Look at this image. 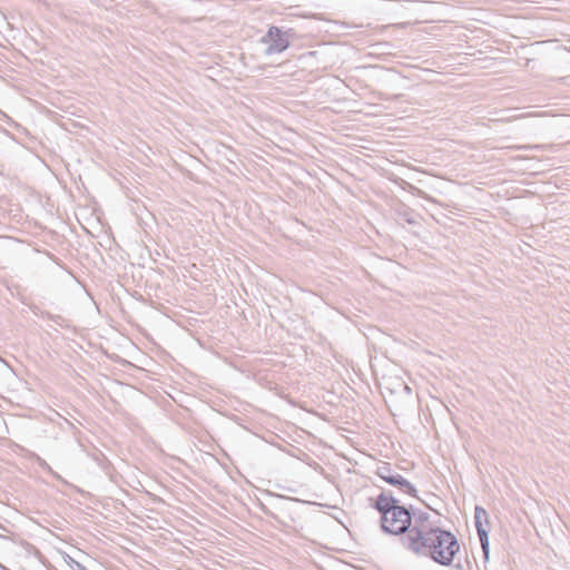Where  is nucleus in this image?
Wrapping results in <instances>:
<instances>
[{"mask_svg":"<svg viewBox=\"0 0 570 570\" xmlns=\"http://www.w3.org/2000/svg\"><path fill=\"white\" fill-rule=\"evenodd\" d=\"M404 546L413 553L429 557L442 566H451L460 551V543L452 532L424 520L415 521L404 538Z\"/></svg>","mask_w":570,"mask_h":570,"instance_id":"f257e3e1","label":"nucleus"},{"mask_svg":"<svg viewBox=\"0 0 570 570\" xmlns=\"http://www.w3.org/2000/svg\"><path fill=\"white\" fill-rule=\"evenodd\" d=\"M375 508L381 514V525L385 532L391 534H402L410 531L411 514L391 495L382 493L375 501Z\"/></svg>","mask_w":570,"mask_h":570,"instance_id":"f03ea898","label":"nucleus"},{"mask_svg":"<svg viewBox=\"0 0 570 570\" xmlns=\"http://www.w3.org/2000/svg\"><path fill=\"white\" fill-rule=\"evenodd\" d=\"M264 42L268 43V52H283L289 47V40L286 33L277 27H271L264 38Z\"/></svg>","mask_w":570,"mask_h":570,"instance_id":"7ed1b4c3","label":"nucleus"},{"mask_svg":"<svg viewBox=\"0 0 570 570\" xmlns=\"http://www.w3.org/2000/svg\"><path fill=\"white\" fill-rule=\"evenodd\" d=\"M377 474L385 482L399 488L403 493L412 494L414 492L413 485L402 475L393 473L389 465L379 468Z\"/></svg>","mask_w":570,"mask_h":570,"instance_id":"20e7f679","label":"nucleus"},{"mask_svg":"<svg viewBox=\"0 0 570 570\" xmlns=\"http://www.w3.org/2000/svg\"><path fill=\"white\" fill-rule=\"evenodd\" d=\"M475 518V527L478 530V534L480 537L481 546L484 553H488L489 539H488V527L490 524L488 512L481 508L476 507L474 511Z\"/></svg>","mask_w":570,"mask_h":570,"instance_id":"39448f33","label":"nucleus"},{"mask_svg":"<svg viewBox=\"0 0 570 570\" xmlns=\"http://www.w3.org/2000/svg\"><path fill=\"white\" fill-rule=\"evenodd\" d=\"M79 570H87L85 567L78 566Z\"/></svg>","mask_w":570,"mask_h":570,"instance_id":"423d86ee","label":"nucleus"}]
</instances>
